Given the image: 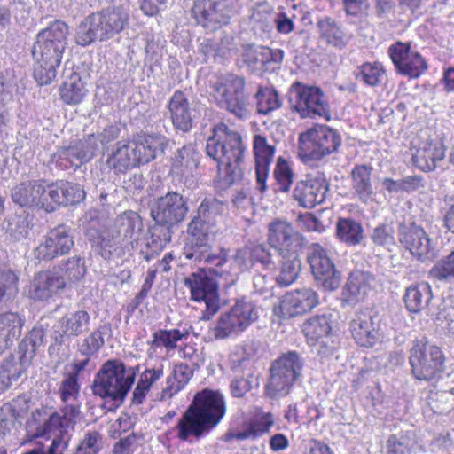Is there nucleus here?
I'll return each mask as SVG.
<instances>
[{
	"label": "nucleus",
	"instance_id": "nucleus-1",
	"mask_svg": "<svg viewBox=\"0 0 454 454\" xmlns=\"http://www.w3.org/2000/svg\"><path fill=\"white\" fill-rule=\"evenodd\" d=\"M226 413L224 396L219 391L204 389L194 395L176 426V437L193 444L207 435Z\"/></svg>",
	"mask_w": 454,
	"mask_h": 454
},
{
	"label": "nucleus",
	"instance_id": "nucleus-2",
	"mask_svg": "<svg viewBox=\"0 0 454 454\" xmlns=\"http://www.w3.org/2000/svg\"><path fill=\"white\" fill-rule=\"evenodd\" d=\"M68 34V26L56 20L36 35L31 53L37 64L34 76L39 85L50 84L55 79L67 44Z\"/></svg>",
	"mask_w": 454,
	"mask_h": 454
},
{
	"label": "nucleus",
	"instance_id": "nucleus-3",
	"mask_svg": "<svg viewBox=\"0 0 454 454\" xmlns=\"http://www.w3.org/2000/svg\"><path fill=\"white\" fill-rule=\"evenodd\" d=\"M167 145V137L160 134L137 136L131 140L120 141L108 154L106 166L116 174H125L154 160Z\"/></svg>",
	"mask_w": 454,
	"mask_h": 454
},
{
	"label": "nucleus",
	"instance_id": "nucleus-4",
	"mask_svg": "<svg viewBox=\"0 0 454 454\" xmlns=\"http://www.w3.org/2000/svg\"><path fill=\"white\" fill-rule=\"evenodd\" d=\"M138 370V366L126 368L116 359L103 364L91 387L94 395L104 400L102 408L114 411L123 403Z\"/></svg>",
	"mask_w": 454,
	"mask_h": 454
},
{
	"label": "nucleus",
	"instance_id": "nucleus-5",
	"mask_svg": "<svg viewBox=\"0 0 454 454\" xmlns=\"http://www.w3.org/2000/svg\"><path fill=\"white\" fill-rule=\"evenodd\" d=\"M137 223V215L124 213L115 219L114 225L108 230L97 228L98 223L91 220L85 232L95 251L105 260H110L121 257L125 248L132 243Z\"/></svg>",
	"mask_w": 454,
	"mask_h": 454
},
{
	"label": "nucleus",
	"instance_id": "nucleus-6",
	"mask_svg": "<svg viewBox=\"0 0 454 454\" xmlns=\"http://www.w3.org/2000/svg\"><path fill=\"white\" fill-rule=\"evenodd\" d=\"M246 149L240 134L229 129L224 124L214 129L206 145L207 155L217 162L219 171L223 170L234 178L241 174L239 166Z\"/></svg>",
	"mask_w": 454,
	"mask_h": 454
},
{
	"label": "nucleus",
	"instance_id": "nucleus-7",
	"mask_svg": "<svg viewBox=\"0 0 454 454\" xmlns=\"http://www.w3.org/2000/svg\"><path fill=\"white\" fill-rule=\"evenodd\" d=\"M245 79L236 74L220 76L211 86V97L223 110L245 120L250 116L249 94L245 90Z\"/></svg>",
	"mask_w": 454,
	"mask_h": 454
},
{
	"label": "nucleus",
	"instance_id": "nucleus-8",
	"mask_svg": "<svg viewBox=\"0 0 454 454\" xmlns=\"http://www.w3.org/2000/svg\"><path fill=\"white\" fill-rule=\"evenodd\" d=\"M303 359L296 351H287L275 359L270 367L265 393L271 399L287 395L301 378Z\"/></svg>",
	"mask_w": 454,
	"mask_h": 454
},
{
	"label": "nucleus",
	"instance_id": "nucleus-9",
	"mask_svg": "<svg viewBox=\"0 0 454 454\" xmlns=\"http://www.w3.org/2000/svg\"><path fill=\"white\" fill-rule=\"evenodd\" d=\"M288 105L291 112L301 119H330L327 97L317 86L294 82L288 90Z\"/></svg>",
	"mask_w": 454,
	"mask_h": 454
},
{
	"label": "nucleus",
	"instance_id": "nucleus-10",
	"mask_svg": "<svg viewBox=\"0 0 454 454\" xmlns=\"http://www.w3.org/2000/svg\"><path fill=\"white\" fill-rule=\"evenodd\" d=\"M341 136L327 125H316L299 136V157L303 162L318 161L337 152Z\"/></svg>",
	"mask_w": 454,
	"mask_h": 454
},
{
	"label": "nucleus",
	"instance_id": "nucleus-11",
	"mask_svg": "<svg viewBox=\"0 0 454 454\" xmlns=\"http://www.w3.org/2000/svg\"><path fill=\"white\" fill-rule=\"evenodd\" d=\"M409 363L416 380L431 381L442 377L445 370V356L442 349L425 339L413 341Z\"/></svg>",
	"mask_w": 454,
	"mask_h": 454
},
{
	"label": "nucleus",
	"instance_id": "nucleus-12",
	"mask_svg": "<svg viewBox=\"0 0 454 454\" xmlns=\"http://www.w3.org/2000/svg\"><path fill=\"white\" fill-rule=\"evenodd\" d=\"M259 317L258 309L254 302L241 298L236 301L231 309L220 316L214 328L216 339H224L231 334L244 332Z\"/></svg>",
	"mask_w": 454,
	"mask_h": 454
},
{
	"label": "nucleus",
	"instance_id": "nucleus-13",
	"mask_svg": "<svg viewBox=\"0 0 454 454\" xmlns=\"http://www.w3.org/2000/svg\"><path fill=\"white\" fill-rule=\"evenodd\" d=\"M267 239L279 256H299L306 246L304 236L283 220H274L268 225Z\"/></svg>",
	"mask_w": 454,
	"mask_h": 454
},
{
	"label": "nucleus",
	"instance_id": "nucleus-14",
	"mask_svg": "<svg viewBox=\"0 0 454 454\" xmlns=\"http://www.w3.org/2000/svg\"><path fill=\"white\" fill-rule=\"evenodd\" d=\"M239 0H194L192 15L197 24L214 30L237 12Z\"/></svg>",
	"mask_w": 454,
	"mask_h": 454
},
{
	"label": "nucleus",
	"instance_id": "nucleus-15",
	"mask_svg": "<svg viewBox=\"0 0 454 454\" xmlns=\"http://www.w3.org/2000/svg\"><path fill=\"white\" fill-rule=\"evenodd\" d=\"M397 237L400 244L411 254L421 262L432 261L437 256V250L425 230L412 221L398 223Z\"/></svg>",
	"mask_w": 454,
	"mask_h": 454
},
{
	"label": "nucleus",
	"instance_id": "nucleus-16",
	"mask_svg": "<svg viewBox=\"0 0 454 454\" xmlns=\"http://www.w3.org/2000/svg\"><path fill=\"white\" fill-rule=\"evenodd\" d=\"M332 317L331 313H324L311 317L302 325L308 344L323 357L330 356L336 346L332 332Z\"/></svg>",
	"mask_w": 454,
	"mask_h": 454
},
{
	"label": "nucleus",
	"instance_id": "nucleus-17",
	"mask_svg": "<svg viewBox=\"0 0 454 454\" xmlns=\"http://www.w3.org/2000/svg\"><path fill=\"white\" fill-rule=\"evenodd\" d=\"M97 150L94 134L84 140H79L67 146H61L51 157V163L59 170L76 169L82 163L89 161Z\"/></svg>",
	"mask_w": 454,
	"mask_h": 454
},
{
	"label": "nucleus",
	"instance_id": "nucleus-18",
	"mask_svg": "<svg viewBox=\"0 0 454 454\" xmlns=\"http://www.w3.org/2000/svg\"><path fill=\"white\" fill-rule=\"evenodd\" d=\"M387 52L399 74L417 79L427 70L426 59L409 43L398 41L389 46Z\"/></svg>",
	"mask_w": 454,
	"mask_h": 454
},
{
	"label": "nucleus",
	"instance_id": "nucleus-19",
	"mask_svg": "<svg viewBox=\"0 0 454 454\" xmlns=\"http://www.w3.org/2000/svg\"><path fill=\"white\" fill-rule=\"evenodd\" d=\"M329 190V183L322 172L309 174L295 183L293 199L304 208H313L323 203Z\"/></svg>",
	"mask_w": 454,
	"mask_h": 454
},
{
	"label": "nucleus",
	"instance_id": "nucleus-20",
	"mask_svg": "<svg viewBox=\"0 0 454 454\" xmlns=\"http://www.w3.org/2000/svg\"><path fill=\"white\" fill-rule=\"evenodd\" d=\"M59 395L62 403H65L59 411H52L47 409L36 410L33 413L35 420H47L52 414L56 413L62 417L66 411L68 412L71 409L74 414V428L77 425L81 417V405L78 403V397L80 395V385L78 384V378L76 374H68L60 383L59 387Z\"/></svg>",
	"mask_w": 454,
	"mask_h": 454
},
{
	"label": "nucleus",
	"instance_id": "nucleus-21",
	"mask_svg": "<svg viewBox=\"0 0 454 454\" xmlns=\"http://www.w3.org/2000/svg\"><path fill=\"white\" fill-rule=\"evenodd\" d=\"M167 114L173 127L183 133L190 132L200 118L196 105L191 103L186 95L179 90L169 98Z\"/></svg>",
	"mask_w": 454,
	"mask_h": 454
},
{
	"label": "nucleus",
	"instance_id": "nucleus-22",
	"mask_svg": "<svg viewBox=\"0 0 454 454\" xmlns=\"http://www.w3.org/2000/svg\"><path fill=\"white\" fill-rule=\"evenodd\" d=\"M187 236L183 254L187 260H200L211 250L210 237L215 228L198 220L194 216L187 226Z\"/></svg>",
	"mask_w": 454,
	"mask_h": 454
},
{
	"label": "nucleus",
	"instance_id": "nucleus-23",
	"mask_svg": "<svg viewBox=\"0 0 454 454\" xmlns=\"http://www.w3.org/2000/svg\"><path fill=\"white\" fill-rule=\"evenodd\" d=\"M188 212L184 197L169 192L157 200L151 209V215L156 223L172 226L182 222Z\"/></svg>",
	"mask_w": 454,
	"mask_h": 454
},
{
	"label": "nucleus",
	"instance_id": "nucleus-24",
	"mask_svg": "<svg viewBox=\"0 0 454 454\" xmlns=\"http://www.w3.org/2000/svg\"><path fill=\"white\" fill-rule=\"evenodd\" d=\"M12 201L27 207L42 208L50 213L53 212L52 203L49 202L48 185L43 180H31L20 183L12 190Z\"/></svg>",
	"mask_w": 454,
	"mask_h": 454
},
{
	"label": "nucleus",
	"instance_id": "nucleus-25",
	"mask_svg": "<svg viewBox=\"0 0 454 454\" xmlns=\"http://www.w3.org/2000/svg\"><path fill=\"white\" fill-rule=\"evenodd\" d=\"M74 244L70 230L64 225H59L47 233L44 241L34 250V256L39 262L51 261L58 256L68 254Z\"/></svg>",
	"mask_w": 454,
	"mask_h": 454
},
{
	"label": "nucleus",
	"instance_id": "nucleus-26",
	"mask_svg": "<svg viewBox=\"0 0 454 454\" xmlns=\"http://www.w3.org/2000/svg\"><path fill=\"white\" fill-rule=\"evenodd\" d=\"M276 153V142L265 136L256 134L253 137V154L255 164L256 189L264 193L267 189L270 167Z\"/></svg>",
	"mask_w": 454,
	"mask_h": 454
},
{
	"label": "nucleus",
	"instance_id": "nucleus-27",
	"mask_svg": "<svg viewBox=\"0 0 454 454\" xmlns=\"http://www.w3.org/2000/svg\"><path fill=\"white\" fill-rule=\"evenodd\" d=\"M350 331L359 346L372 348L380 340V317L372 309L358 311L350 322Z\"/></svg>",
	"mask_w": 454,
	"mask_h": 454
},
{
	"label": "nucleus",
	"instance_id": "nucleus-28",
	"mask_svg": "<svg viewBox=\"0 0 454 454\" xmlns=\"http://www.w3.org/2000/svg\"><path fill=\"white\" fill-rule=\"evenodd\" d=\"M230 369L232 372L230 382L231 395L241 398L252 389L254 382L257 380L254 362L247 356L239 357L234 355L230 360Z\"/></svg>",
	"mask_w": 454,
	"mask_h": 454
},
{
	"label": "nucleus",
	"instance_id": "nucleus-29",
	"mask_svg": "<svg viewBox=\"0 0 454 454\" xmlns=\"http://www.w3.org/2000/svg\"><path fill=\"white\" fill-rule=\"evenodd\" d=\"M92 14L106 41L120 34L129 21V7L126 4L109 5Z\"/></svg>",
	"mask_w": 454,
	"mask_h": 454
},
{
	"label": "nucleus",
	"instance_id": "nucleus-30",
	"mask_svg": "<svg viewBox=\"0 0 454 454\" xmlns=\"http://www.w3.org/2000/svg\"><path fill=\"white\" fill-rule=\"evenodd\" d=\"M200 153L192 145H185L174 154L171 161V172L178 176L188 188L196 185Z\"/></svg>",
	"mask_w": 454,
	"mask_h": 454
},
{
	"label": "nucleus",
	"instance_id": "nucleus-31",
	"mask_svg": "<svg viewBox=\"0 0 454 454\" xmlns=\"http://www.w3.org/2000/svg\"><path fill=\"white\" fill-rule=\"evenodd\" d=\"M308 262L315 279L321 284H335L340 282V273L328 256L327 250L319 243H312L309 247Z\"/></svg>",
	"mask_w": 454,
	"mask_h": 454
},
{
	"label": "nucleus",
	"instance_id": "nucleus-32",
	"mask_svg": "<svg viewBox=\"0 0 454 454\" xmlns=\"http://www.w3.org/2000/svg\"><path fill=\"white\" fill-rule=\"evenodd\" d=\"M86 272L83 260L79 256L69 258L63 267H54L51 270L37 273L34 284H66V281L78 282Z\"/></svg>",
	"mask_w": 454,
	"mask_h": 454
},
{
	"label": "nucleus",
	"instance_id": "nucleus-33",
	"mask_svg": "<svg viewBox=\"0 0 454 454\" xmlns=\"http://www.w3.org/2000/svg\"><path fill=\"white\" fill-rule=\"evenodd\" d=\"M90 314L83 309L67 314L53 325L52 337L57 344H63L66 339L81 335L89 329Z\"/></svg>",
	"mask_w": 454,
	"mask_h": 454
},
{
	"label": "nucleus",
	"instance_id": "nucleus-34",
	"mask_svg": "<svg viewBox=\"0 0 454 454\" xmlns=\"http://www.w3.org/2000/svg\"><path fill=\"white\" fill-rule=\"evenodd\" d=\"M318 304L317 294L303 287L286 294L280 302V310L286 317H294L310 311Z\"/></svg>",
	"mask_w": 454,
	"mask_h": 454
},
{
	"label": "nucleus",
	"instance_id": "nucleus-35",
	"mask_svg": "<svg viewBox=\"0 0 454 454\" xmlns=\"http://www.w3.org/2000/svg\"><path fill=\"white\" fill-rule=\"evenodd\" d=\"M82 187L75 183L58 180L48 185L49 202L52 203L53 211L57 206H69L78 204L85 199Z\"/></svg>",
	"mask_w": 454,
	"mask_h": 454
},
{
	"label": "nucleus",
	"instance_id": "nucleus-36",
	"mask_svg": "<svg viewBox=\"0 0 454 454\" xmlns=\"http://www.w3.org/2000/svg\"><path fill=\"white\" fill-rule=\"evenodd\" d=\"M25 321V317L18 312L0 314V354L20 337Z\"/></svg>",
	"mask_w": 454,
	"mask_h": 454
},
{
	"label": "nucleus",
	"instance_id": "nucleus-37",
	"mask_svg": "<svg viewBox=\"0 0 454 454\" xmlns=\"http://www.w3.org/2000/svg\"><path fill=\"white\" fill-rule=\"evenodd\" d=\"M372 173V167L365 164L356 165L351 171L353 194L364 204L372 201L375 195Z\"/></svg>",
	"mask_w": 454,
	"mask_h": 454
},
{
	"label": "nucleus",
	"instance_id": "nucleus-38",
	"mask_svg": "<svg viewBox=\"0 0 454 454\" xmlns=\"http://www.w3.org/2000/svg\"><path fill=\"white\" fill-rule=\"evenodd\" d=\"M317 28L319 38L327 45L341 50L349 43L350 36L342 29L340 24L330 16L317 20Z\"/></svg>",
	"mask_w": 454,
	"mask_h": 454
},
{
	"label": "nucleus",
	"instance_id": "nucleus-39",
	"mask_svg": "<svg viewBox=\"0 0 454 454\" xmlns=\"http://www.w3.org/2000/svg\"><path fill=\"white\" fill-rule=\"evenodd\" d=\"M445 146L441 143L427 142L412 155L413 164L423 172H432L436 169L437 163L445 157Z\"/></svg>",
	"mask_w": 454,
	"mask_h": 454
},
{
	"label": "nucleus",
	"instance_id": "nucleus-40",
	"mask_svg": "<svg viewBox=\"0 0 454 454\" xmlns=\"http://www.w3.org/2000/svg\"><path fill=\"white\" fill-rule=\"evenodd\" d=\"M336 237L348 247L360 245L364 239V228L351 217H340L336 223Z\"/></svg>",
	"mask_w": 454,
	"mask_h": 454
},
{
	"label": "nucleus",
	"instance_id": "nucleus-41",
	"mask_svg": "<svg viewBox=\"0 0 454 454\" xmlns=\"http://www.w3.org/2000/svg\"><path fill=\"white\" fill-rule=\"evenodd\" d=\"M354 75L356 81L370 87L381 85L387 80L384 66L379 61L363 63L356 68Z\"/></svg>",
	"mask_w": 454,
	"mask_h": 454
},
{
	"label": "nucleus",
	"instance_id": "nucleus-42",
	"mask_svg": "<svg viewBox=\"0 0 454 454\" xmlns=\"http://www.w3.org/2000/svg\"><path fill=\"white\" fill-rule=\"evenodd\" d=\"M227 209L226 205L215 198H206L200 204L195 218L215 229L216 223Z\"/></svg>",
	"mask_w": 454,
	"mask_h": 454
},
{
	"label": "nucleus",
	"instance_id": "nucleus-43",
	"mask_svg": "<svg viewBox=\"0 0 454 454\" xmlns=\"http://www.w3.org/2000/svg\"><path fill=\"white\" fill-rule=\"evenodd\" d=\"M87 90L78 74H73L60 88V97L67 105L80 104L87 94Z\"/></svg>",
	"mask_w": 454,
	"mask_h": 454
},
{
	"label": "nucleus",
	"instance_id": "nucleus-44",
	"mask_svg": "<svg viewBox=\"0 0 454 454\" xmlns=\"http://www.w3.org/2000/svg\"><path fill=\"white\" fill-rule=\"evenodd\" d=\"M189 287L192 300L203 301L207 310L212 314L218 311L220 308L218 286H189Z\"/></svg>",
	"mask_w": 454,
	"mask_h": 454
},
{
	"label": "nucleus",
	"instance_id": "nucleus-45",
	"mask_svg": "<svg viewBox=\"0 0 454 454\" xmlns=\"http://www.w3.org/2000/svg\"><path fill=\"white\" fill-rule=\"evenodd\" d=\"M95 20L94 15L90 14L78 26L75 34V42L78 45L84 47L90 45L96 40L100 42L106 41Z\"/></svg>",
	"mask_w": 454,
	"mask_h": 454
},
{
	"label": "nucleus",
	"instance_id": "nucleus-46",
	"mask_svg": "<svg viewBox=\"0 0 454 454\" xmlns=\"http://www.w3.org/2000/svg\"><path fill=\"white\" fill-rule=\"evenodd\" d=\"M372 242L391 252L396 247L395 231L392 223L383 222L375 226L370 234Z\"/></svg>",
	"mask_w": 454,
	"mask_h": 454
},
{
	"label": "nucleus",
	"instance_id": "nucleus-47",
	"mask_svg": "<svg viewBox=\"0 0 454 454\" xmlns=\"http://www.w3.org/2000/svg\"><path fill=\"white\" fill-rule=\"evenodd\" d=\"M432 298L430 286H410L406 289L404 302L411 312L421 310Z\"/></svg>",
	"mask_w": 454,
	"mask_h": 454
},
{
	"label": "nucleus",
	"instance_id": "nucleus-48",
	"mask_svg": "<svg viewBox=\"0 0 454 454\" xmlns=\"http://www.w3.org/2000/svg\"><path fill=\"white\" fill-rule=\"evenodd\" d=\"M105 448V438L97 430H87L72 454H100Z\"/></svg>",
	"mask_w": 454,
	"mask_h": 454
},
{
	"label": "nucleus",
	"instance_id": "nucleus-49",
	"mask_svg": "<svg viewBox=\"0 0 454 454\" xmlns=\"http://www.w3.org/2000/svg\"><path fill=\"white\" fill-rule=\"evenodd\" d=\"M273 425V420L270 414L263 417L260 421H255L250 424L242 431L238 432H228L225 434V440L231 441L232 439L243 441L249 438H255L261 435L263 433H266L270 430V427Z\"/></svg>",
	"mask_w": 454,
	"mask_h": 454
},
{
	"label": "nucleus",
	"instance_id": "nucleus-50",
	"mask_svg": "<svg viewBox=\"0 0 454 454\" xmlns=\"http://www.w3.org/2000/svg\"><path fill=\"white\" fill-rule=\"evenodd\" d=\"M413 432L392 434L387 442V454H411L416 446Z\"/></svg>",
	"mask_w": 454,
	"mask_h": 454
},
{
	"label": "nucleus",
	"instance_id": "nucleus-51",
	"mask_svg": "<svg viewBox=\"0 0 454 454\" xmlns=\"http://www.w3.org/2000/svg\"><path fill=\"white\" fill-rule=\"evenodd\" d=\"M257 111L260 114H268L270 112L278 109L281 105V99L277 90L270 88L259 87L255 93Z\"/></svg>",
	"mask_w": 454,
	"mask_h": 454
},
{
	"label": "nucleus",
	"instance_id": "nucleus-52",
	"mask_svg": "<svg viewBox=\"0 0 454 454\" xmlns=\"http://www.w3.org/2000/svg\"><path fill=\"white\" fill-rule=\"evenodd\" d=\"M273 176L276 181V187L274 188L276 192L286 193L290 191L291 184L294 182V172L284 158H278Z\"/></svg>",
	"mask_w": 454,
	"mask_h": 454
},
{
	"label": "nucleus",
	"instance_id": "nucleus-53",
	"mask_svg": "<svg viewBox=\"0 0 454 454\" xmlns=\"http://www.w3.org/2000/svg\"><path fill=\"white\" fill-rule=\"evenodd\" d=\"M16 364L14 355H10L0 365V394L7 390L12 381H16L24 373Z\"/></svg>",
	"mask_w": 454,
	"mask_h": 454
},
{
	"label": "nucleus",
	"instance_id": "nucleus-54",
	"mask_svg": "<svg viewBox=\"0 0 454 454\" xmlns=\"http://www.w3.org/2000/svg\"><path fill=\"white\" fill-rule=\"evenodd\" d=\"M104 327L100 326L94 330L90 335L77 342V351L84 356L96 355L104 345Z\"/></svg>",
	"mask_w": 454,
	"mask_h": 454
},
{
	"label": "nucleus",
	"instance_id": "nucleus-55",
	"mask_svg": "<svg viewBox=\"0 0 454 454\" xmlns=\"http://www.w3.org/2000/svg\"><path fill=\"white\" fill-rule=\"evenodd\" d=\"M188 335V332H181L178 329L159 330L153 333L152 348L165 347L168 349L176 348V342Z\"/></svg>",
	"mask_w": 454,
	"mask_h": 454
},
{
	"label": "nucleus",
	"instance_id": "nucleus-56",
	"mask_svg": "<svg viewBox=\"0 0 454 454\" xmlns=\"http://www.w3.org/2000/svg\"><path fill=\"white\" fill-rule=\"evenodd\" d=\"M429 276L434 281H454V250L429 270Z\"/></svg>",
	"mask_w": 454,
	"mask_h": 454
},
{
	"label": "nucleus",
	"instance_id": "nucleus-57",
	"mask_svg": "<svg viewBox=\"0 0 454 454\" xmlns=\"http://www.w3.org/2000/svg\"><path fill=\"white\" fill-rule=\"evenodd\" d=\"M241 59L251 71H264L262 45L247 44L244 46Z\"/></svg>",
	"mask_w": 454,
	"mask_h": 454
},
{
	"label": "nucleus",
	"instance_id": "nucleus-58",
	"mask_svg": "<svg viewBox=\"0 0 454 454\" xmlns=\"http://www.w3.org/2000/svg\"><path fill=\"white\" fill-rule=\"evenodd\" d=\"M281 272L277 279L278 284H294L301 271V260L299 256L282 257Z\"/></svg>",
	"mask_w": 454,
	"mask_h": 454
},
{
	"label": "nucleus",
	"instance_id": "nucleus-59",
	"mask_svg": "<svg viewBox=\"0 0 454 454\" xmlns=\"http://www.w3.org/2000/svg\"><path fill=\"white\" fill-rule=\"evenodd\" d=\"M453 395L448 391H431L427 396V405L433 412L443 414L450 411Z\"/></svg>",
	"mask_w": 454,
	"mask_h": 454
},
{
	"label": "nucleus",
	"instance_id": "nucleus-60",
	"mask_svg": "<svg viewBox=\"0 0 454 454\" xmlns=\"http://www.w3.org/2000/svg\"><path fill=\"white\" fill-rule=\"evenodd\" d=\"M28 215H15L7 220L6 231L15 240H20L27 237L30 230Z\"/></svg>",
	"mask_w": 454,
	"mask_h": 454
},
{
	"label": "nucleus",
	"instance_id": "nucleus-61",
	"mask_svg": "<svg viewBox=\"0 0 454 454\" xmlns=\"http://www.w3.org/2000/svg\"><path fill=\"white\" fill-rule=\"evenodd\" d=\"M341 291L340 300L342 306L354 307L364 301L368 286H340Z\"/></svg>",
	"mask_w": 454,
	"mask_h": 454
},
{
	"label": "nucleus",
	"instance_id": "nucleus-62",
	"mask_svg": "<svg viewBox=\"0 0 454 454\" xmlns=\"http://www.w3.org/2000/svg\"><path fill=\"white\" fill-rule=\"evenodd\" d=\"M434 323L441 331L448 334H454V306L439 308Z\"/></svg>",
	"mask_w": 454,
	"mask_h": 454
},
{
	"label": "nucleus",
	"instance_id": "nucleus-63",
	"mask_svg": "<svg viewBox=\"0 0 454 454\" xmlns=\"http://www.w3.org/2000/svg\"><path fill=\"white\" fill-rule=\"evenodd\" d=\"M250 245L254 263H261L264 267L274 265L272 254L270 253L271 247L269 243L251 242Z\"/></svg>",
	"mask_w": 454,
	"mask_h": 454
},
{
	"label": "nucleus",
	"instance_id": "nucleus-64",
	"mask_svg": "<svg viewBox=\"0 0 454 454\" xmlns=\"http://www.w3.org/2000/svg\"><path fill=\"white\" fill-rule=\"evenodd\" d=\"M37 348L30 346L29 343L26 341L25 339L21 340L19 345L18 356L16 358V364L19 366L23 372L29 367L36 354Z\"/></svg>",
	"mask_w": 454,
	"mask_h": 454
}]
</instances>
